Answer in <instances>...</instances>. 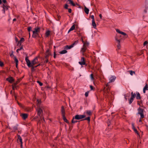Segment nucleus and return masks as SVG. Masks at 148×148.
<instances>
[{"mask_svg":"<svg viewBox=\"0 0 148 148\" xmlns=\"http://www.w3.org/2000/svg\"><path fill=\"white\" fill-rule=\"evenodd\" d=\"M14 59L15 61L16 62V63H18V60L16 58V56H14Z\"/></svg>","mask_w":148,"mask_h":148,"instance_id":"7c9ffc66","label":"nucleus"},{"mask_svg":"<svg viewBox=\"0 0 148 148\" xmlns=\"http://www.w3.org/2000/svg\"><path fill=\"white\" fill-rule=\"evenodd\" d=\"M99 16L100 17V18L101 19H102V14H99Z\"/></svg>","mask_w":148,"mask_h":148,"instance_id":"864d4df0","label":"nucleus"},{"mask_svg":"<svg viewBox=\"0 0 148 148\" xmlns=\"http://www.w3.org/2000/svg\"><path fill=\"white\" fill-rule=\"evenodd\" d=\"M75 28V25H73L69 29L68 32V33H69L71 31L74 30Z\"/></svg>","mask_w":148,"mask_h":148,"instance_id":"2eb2a0df","label":"nucleus"},{"mask_svg":"<svg viewBox=\"0 0 148 148\" xmlns=\"http://www.w3.org/2000/svg\"><path fill=\"white\" fill-rule=\"evenodd\" d=\"M90 17L92 19V21H95L94 17V15H92Z\"/></svg>","mask_w":148,"mask_h":148,"instance_id":"e433bc0d","label":"nucleus"},{"mask_svg":"<svg viewBox=\"0 0 148 148\" xmlns=\"http://www.w3.org/2000/svg\"><path fill=\"white\" fill-rule=\"evenodd\" d=\"M140 109H141L140 108H139L138 109V112H139V111L140 112H141V111L140 110Z\"/></svg>","mask_w":148,"mask_h":148,"instance_id":"13d9d810","label":"nucleus"},{"mask_svg":"<svg viewBox=\"0 0 148 148\" xmlns=\"http://www.w3.org/2000/svg\"><path fill=\"white\" fill-rule=\"evenodd\" d=\"M29 37H30V33H29Z\"/></svg>","mask_w":148,"mask_h":148,"instance_id":"338daca9","label":"nucleus"},{"mask_svg":"<svg viewBox=\"0 0 148 148\" xmlns=\"http://www.w3.org/2000/svg\"><path fill=\"white\" fill-rule=\"evenodd\" d=\"M148 90V86L147 84H146L143 88V92L145 93L146 90Z\"/></svg>","mask_w":148,"mask_h":148,"instance_id":"ddd939ff","label":"nucleus"},{"mask_svg":"<svg viewBox=\"0 0 148 148\" xmlns=\"http://www.w3.org/2000/svg\"><path fill=\"white\" fill-rule=\"evenodd\" d=\"M32 27H28V31L29 32H30V31L32 30Z\"/></svg>","mask_w":148,"mask_h":148,"instance_id":"49530a36","label":"nucleus"},{"mask_svg":"<svg viewBox=\"0 0 148 148\" xmlns=\"http://www.w3.org/2000/svg\"><path fill=\"white\" fill-rule=\"evenodd\" d=\"M56 57V53L55 52H54V58H55Z\"/></svg>","mask_w":148,"mask_h":148,"instance_id":"6e6d98bb","label":"nucleus"},{"mask_svg":"<svg viewBox=\"0 0 148 148\" xmlns=\"http://www.w3.org/2000/svg\"><path fill=\"white\" fill-rule=\"evenodd\" d=\"M22 144H21V147H22Z\"/></svg>","mask_w":148,"mask_h":148,"instance_id":"69168bd1","label":"nucleus"},{"mask_svg":"<svg viewBox=\"0 0 148 148\" xmlns=\"http://www.w3.org/2000/svg\"><path fill=\"white\" fill-rule=\"evenodd\" d=\"M136 98L138 99H140V97L139 93L138 92H137L136 93Z\"/></svg>","mask_w":148,"mask_h":148,"instance_id":"412c9836","label":"nucleus"},{"mask_svg":"<svg viewBox=\"0 0 148 148\" xmlns=\"http://www.w3.org/2000/svg\"><path fill=\"white\" fill-rule=\"evenodd\" d=\"M18 141L19 140L21 144H23L22 139L20 136H18Z\"/></svg>","mask_w":148,"mask_h":148,"instance_id":"aec40b11","label":"nucleus"},{"mask_svg":"<svg viewBox=\"0 0 148 148\" xmlns=\"http://www.w3.org/2000/svg\"><path fill=\"white\" fill-rule=\"evenodd\" d=\"M6 80L9 82L11 83L14 81V79L12 77H10L7 78Z\"/></svg>","mask_w":148,"mask_h":148,"instance_id":"9d476101","label":"nucleus"},{"mask_svg":"<svg viewBox=\"0 0 148 148\" xmlns=\"http://www.w3.org/2000/svg\"><path fill=\"white\" fill-rule=\"evenodd\" d=\"M23 49V47H20V48L19 49H18L17 50H16V52H17V53H18L19 51L20 50H21L22 49Z\"/></svg>","mask_w":148,"mask_h":148,"instance_id":"f704fd0d","label":"nucleus"},{"mask_svg":"<svg viewBox=\"0 0 148 148\" xmlns=\"http://www.w3.org/2000/svg\"><path fill=\"white\" fill-rule=\"evenodd\" d=\"M86 116L84 114H77L75 116V119L77 120H79L85 118Z\"/></svg>","mask_w":148,"mask_h":148,"instance_id":"20e7f679","label":"nucleus"},{"mask_svg":"<svg viewBox=\"0 0 148 148\" xmlns=\"http://www.w3.org/2000/svg\"><path fill=\"white\" fill-rule=\"evenodd\" d=\"M116 31L119 34H121L124 36H127V34L125 33H124L123 32L120 31L118 29H116Z\"/></svg>","mask_w":148,"mask_h":148,"instance_id":"0eeeda50","label":"nucleus"},{"mask_svg":"<svg viewBox=\"0 0 148 148\" xmlns=\"http://www.w3.org/2000/svg\"><path fill=\"white\" fill-rule=\"evenodd\" d=\"M18 64V63H16V68L17 67Z\"/></svg>","mask_w":148,"mask_h":148,"instance_id":"bf43d9fd","label":"nucleus"},{"mask_svg":"<svg viewBox=\"0 0 148 148\" xmlns=\"http://www.w3.org/2000/svg\"><path fill=\"white\" fill-rule=\"evenodd\" d=\"M90 89H91V90H93V86H91V85H90Z\"/></svg>","mask_w":148,"mask_h":148,"instance_id":"8fccbe9b","label":"nucleus"},{"mask_svg":"<svg viewBox=\"0 0 148 148\" xmlns=\"http://www.w3.org/2000/svg\"><path fill=\"white\" fill-rule=\"evenodd\" d=\"M79 63L81 65H83L85 64L84 61V59L83 57L82 58L81 61L79 62Z\"/></svg>","mask_w":148,"mask_h":148,"instance_id":"6e6552de","label":"nucleus"},{"mask_svg":"<svg viewBox=\"0 0 148 148\" xmlns=\"http://www.w3.org/2000/svg\"><path fill=\"white\" fill-rule=\"evenodd\" d=\"M50 31H47L45 33V36L46 37H48L50 34Z\"/></svg>","mask_w":148,"mask_h":148,"instance_id":"bb28decb","label":"nucleus"},{"mask_svg":"<svg viewBox=\"0 0 148 148\" xmlns=\"http://www.w3.org/2000/svg\"><path fill=\"white\" fill-rule=\"evenodd\" d=\"M25 61L28 67H33L34 65L38 63V60L37 57L35 58L31 62H30L27 57H26Z\"/></svg>","mask_w":148,"mask_h":148,"instance_id":"f257e3e1","label":"nucleus"},{"mask_svg":"<svg viewBox=\"0 0 148 148\" xmlns=\"http://www.w3.org/2000/svg\"><path fill=\"white\" fill-rule=\"evenodd\" d=\"M139 121L140 122H141V119H140L139 120Z\"/></svg>","mask_w":148,"mask_h":148,"instance_id":"774afa93","label":"nucleus"},{"mask_svg":"<svg viewBox=\"0 0 148 148\" xmlns=\"http://www.w3.org/2000/svg\"><path fill=\"white\" fill-rule=\"evenodd\" d=\"M133 130L134 131L136 132V133H137L138 134V132L136 128L134 129Z\"/></svg>","mask_w":148,"mask_h":148,"instance_id":"a19ab883","label":"nucleus"},{"mask_svg":"<svg viewBox=\"0 0 148 148\" xmlns=\"http://www.w3.org/2000/svg\"><path fill=\"white\" fill-rule=\"evenodd\" d=\"M22 117V118L25 119L27 118L28 116V115L26 114H23L21 115Z\"/></svg>","mask_w":148,"mask_h":148,"instance_id":"dca6fc26","label":"nucleus"},{"mask_svg":"<svg viewBox=\"0 0 148 148\" xmlns=\"http://www.w3.org/2000/svg\"><path fill=\"white\" fill-rule=\"evenodd\" d=\"M84 11L87 14H88L89 13V10L86 6H84Z\"/></svg>","mask_w":148,"mask_h":148,"instance_id":"4468645a","label":"nucleus"},{"mask_svg":"<svg viewBox=\"0 0 148 148\" xmlns=\"http://www.w3.org/2000/svg\"><path fill=\"white\" fill-rule=\"evenodd\" d=\"M13 21H16V18H14L13 19Z\"/></svg>","mask_w":148,"mask_h":148,"instance_id":"680f3d73","label":"nucleus"},{"mask_svg":"<svg viewBox=\"0 0 148 148\" xmlns=\"http://www.w3.org/2000/svg\"><path fill=\"white\" fill-rule=\"evenodd\" d=\"M40 64H39L37 66H35V67H37V66H39L40 65Z\"/></svg>","mask_w":148,"mask_h":148,"instance_id":"e2e57ef3","label":"nucleus"},{"mask_svg":"<svg viewBox=\"0 0 148 148\" xmlns=\"http://www.w3.org/2000/svg\"><path fill=\"white\" fill-rule=\"evenodd\" d=\"M132 128L133 129L135 128V127H134V123H132Z\"/></svg>","mask_w":148,"mask_h":148,"instance_id":"09e8293b","label":"nucleus"},{"mask_svg":"<svg viewBox=\"0 0 148 148\" xmlns=\"http://www.w3.org/2000/svg\"><path fill=\"white\" fill-rule=\"evenodd\" d=\"M89 45V43L84 44L83 45L82 47L81 48L80 52L82 53L83 55H84V53L87 49V47H88Z\"/></svg>","mask_w":148,"mask_h":148,"instance_id":"7ed1b4c3","label":"nucleus"},{"mask_svg":"<svg viewBox=\"0 0 148 148\" xmlns=\"http://www.w3.org/2000/svg\"><path fill=\"white\" fill-rule=\"evenodd\" d=\"M136 94L135 93H133V92L131 93V97L134 98L136 97Z\"/></svg>","mask_w":148,"mask_h":148,"instance_id":"a878e982","label":"nucleus"},{"mask_svg":"<svg viewBox=\"0 0 148 148\" xmlns=\"http://www.w3.org/2000/svg\"><path fill=\"white\" fill-rule=\"evenodd\" d=\"M129 72L131 75H132L133 74H135V72L134 71H129Z\"/></svg>","mask_w":148,"mask_h":148,"instance_id":"cd10ccee","label":"nucleus"},{"mask_svg":"<svg viewBox=\"0 0 148 148\" xmlns=\"http://www.w3.org/2000/svg\"><path fill=\"white\" fill-rule=\"evenodd\" d=\"M106 86H108V83L106 85Z\"/></svg>","mask_w":148,"mask_h":148,"instance_id":"0e129e2a","label":"nucleus"},{"mask_svg":"<svg viewBox=\"0 0 148 148\" xmlns=\"http://www.w3.org/2000/svg\"><path fill=\"white\" fill-rule=\"evenodd\" d=\"M115 40L118 43V45H117V47L118 49H120V42L121 40L119 39H118V38L117 37H116L115 38Z\"/></svg>","mask_w":148,"mask_h":148,"instance_id":"1a4fd4ad","label":"nucleus"},{"mask_svg":"<svg viewBox=\"0 0 148 148\" xmlns=\"http://www.w3.org/2000/svg\"><path fill=\"white\" fill-rule=\"evenodd\" d=\"M75 117H73V119L72 120V123H75L77 122V121L76 120H75Z\"/></svg>","mask_w":148,"mask_h":148,"instance_id":"c756f323","label":"nucleus"},{"mask_svg":"<svg viewBox=\"0 0 148 148\" xmlns=\"http://www.w3.org/2000/svg\"><path fill=\"white\" fill-rule=\"evenodd\" d=\"M24 39L23 38H21L20 40V41L18 42V44L21 45V43L24 41Z\"/></svg>","mask_w":148,"mask_h":148,"instance_id":"b1692460","label":"nucleus"},{"mask_svg":"<svg viewBox=\"0 0 148 148\" xmlns=\"http://www.w3.org/2000/svg\"><path fill=\"white\" fill-rule=\"evenodd\" d=\"M39 116H41L42 115V109L40 108H38L36 110Z\"/></svg>","mask_w":148,"mask_h":148,"instance_id":"423d86ee","label":"nucleus"},{"mask_svg":"<svg viewBox=\"0 0 148 148\" xmlns=\"http://www.w3.org/2000/svg\"><path fill=\"white\" fill-rule=\"evenodd\" d=\"M78 42V40H77V41H76L74 43H73V46L75 44H77V43Z\"/></svg>","mask_w":148,"mask_h":148,"instance_id":"a18cd8bd","label":"nucleus"},{"mask_svg":"<svg viewBox=\"0 0 148 148\" xmlns=\"http://www.w3.org/2000/svg\"><path fill=\"white\" fill-rule=\"evenodd\" d=\"M86 113L88 116H90L91 114V112L90 111H87L86 112H84V114Z\"/></svg>","mask_w":148,"mask_h":148,"instance_id":"5701e85b","label":"nucleus"},{"mask_svg":"<svg viewBox=\"0 0 148 148\" xmlns=\"http://www.w3.org/2000/svg\"><path fill=\"white\" fill-rule=\"evenodd\" d=\"M10 56L11 57H14V56H15L13 54V51H12V53H11L10 54Z\"/></svg>","mask_w":148,"mask_h":148,"instance_id":"ea45409f","label":"nucleus"},{"mask_svg":"<svg viewBox=\"0 0 148 148\" xmlns=\"http://www.w3.org/2000/svg\"><path fill=\"white\" fill-rule=\"evenodd\" d=\"M67 52V51L65 50H62L59 52V53L61 54H64L66 53Z\"/></svg>","mask_w":148,"mask_h":148,"instance_id":"4be33fe9","label":"nucleus"},{"mask_svg":"<svg viewBox=\"0 0 148 148\" xmlns=\"http://www.w3.org/2000/svg\"><path fill=\"white\" fill-rule=\"evenodd\" d=\"M68 7V5L67 4H66L65 5L64 8L66 9H67Z\"/></svg>","mask_w":148,"mask_h":148,"instance_id":"603ef678","label":"nucleus"},{"mask_svg":"<svg viewBox=\"0 0 148 148\" xmlns=\"http://www.w3.org/2000/svg\"><path fill=\"white\" fill-rule=\"evenodd\" d=\"M85 120H87L89 121H90V117H88L85 119Z\"/></svg>","mask_w":148,"mask_h":148,"instance_id":"4c0bfd02","label":"nucleus"},{"mask_svg":"<svg viewBox=\"0 0 148 148\" xmlns=\"http://www.w3.org/2000/svg\"><path fill=\"white\" fill-rule=\"evenodd\" d=\"M40 32V28L39 27H36L33 29L32 30L33 34L32 36L34 38H35L38 35V33Z\"/></svg>","mask_w":148,"mask_h":148,"instance_id":"f03ea898","label":"nucleus"},{"mask_svg":"<svg viewBox=\"0 0 148 148\" xmlns=\"http://www.w3.org/2000/svg\"><path fill=\"white\" fill-rule=\"evenodd\" d=\"M37 101L38 104H40V100L39 99H37Z\"/></svg>","mask_w":148,"mask_h":148,"instance_id":"c03bdc74","label":"nucleus"},{"mask_svg":"<svg viewBox=\"0 0 148 148\" xmlns=\"http://www.w3.org/2000/svg\"><path fill=\"white\" fill-rule=\"evenodd\" d=\"M63 116V119H64V121L66 123H68V121L66 119V117L64 116V115Z\"/></svg>","mask_w":148,"mask_h":148,"instance_id":"2f4dec72","label":"nucleus"},{"mask_svg":"<svg viewBox=\"0 0 148 148\" xmlns=\"http://www.w3.org/2000/svg\"><path fill=\"white\" fill-rule=\"evenodd\" d=\"M3 63L1 61H0V66H3Z\"/></svg>","mask_w":148,"mask_h":148,"instance_id":"79ce46f5","label":"nucleus"},{"mask_svg":"<svg viewBox=\"0 0 148 148\" xmlns=\"http://www.w3.org/2000/svg\"><path fill=\"white\" fill-rule=\"evenodd\" d=\"M90 77L92 81H93L94 79V78L93 77V75L92 74H91L90 75Z\"/></svg>","mask_w":148,"mask_h":148,"instance_id":"c85d7f7f","label":"nucleus"},{"mask_svg":"<svg viewBox=\"0 0 148 148\" xmlns=\"http://www.w3.org/2000/svg\"><path fill=\"white\" fill-rule=\"evenodd\" d=\"M73 45H70V46H66V47H67V48H68V49H70L71 48L73 47Z\"/></svg>","mask_w":148,"mask_h":148,"instance_id":"473e14b6","label":"nucleus"},{"mask_svg":"<svg viewBox=\"0 0 148 148\" xmlns=\"http://www.w3.org/2000/svg\"><path fill=\"white\" fill-rule=\"evenodd\" d=\"M140 110L141 111V112L139 111L138 112V114H139L140 115V118H143L144 117V116L143 114V110L142 109H140Z\"/></svg>","mask_w":148,"mask_h":148,"instance_id":"f8f14e48","label":"nucleus"},{"mask_svg":"<svg viewBox=\"0 0 148 148\" xmlns=\"http://www.w3.org/2000/svg\"><path fill=\"white\" fill-rule=\"evenodd\" d=\"M81 40L83 44H86V43H89L88 42H85L84 40H83V39H82H82H81Z\"/></svg>","mask_w":148,"mask_h":148,"instance_id":"c9c22d12","label":"nucleus"},{"mask_svg":"<svg viewBox=\"0 0 148 148\" xmlns=\"http://www.w3.org/2000/svg\"><path fill=\"white\" fill-rule=\"evenodd\" d=\"M88 92H86L85 93V96L86 97H87L88 96Z\"/></svg>","mask_w":148,"mask_h":148,"instance_id":"de8ad7c7","label":"nucleus"},{"mask_svg":"<svg viewBox=\"0 0 148 148\" xmlns=\"http://www.w3.org/2000/svg\"><path fill=\"white\" fill-rule=\"evenodd\" d=\"M133 99H134V98H132V97L130 99V101H129L130 104L133 101Z\"/></svg>","mask_w":148,"mask_h":148,"instance_id":"72a5a7b5","label":"nucleus"},{"mask_svg":"<svg viewBox=\"0 0 148 148\" xmlns=\"http://www.w3.org/2000/svg\"><path fill=\"white\" fill-rule=\"evenodd\" d=\"M71 11H72V10H71V9H69L68 11H69V12H70V13L71 12Z\"/></svg>","mask_w":148,"mask_h":148,"instance_id":"5fc2aeb1","label":"nucleus"},{"mask_svg":"<svg viewBox=\"0 0 148 148\" xmlns=\"http://www.w3.org/2000/svg\"><path fill=\"white\" fill-rule=\"evenodd\" d=\"M92 25L93 27L94 28L96 29L97 26L95 23V21H92Z\"/></svg>","mask_w":148,"mask_h":148,"instance_id":"6ab92c4d","label":"nucleus"},{"mask_svg":"<svg viewBox=\"0 0 148 148\" xmlns=\"http://www.w3.org/2000/svg\"><path fill=\"white\" fill-rule=\"evenodd\" d=\"M15 40H16V42H17V41H18V39H17V38H15Z\"/></svg>","mask_w":148,"mask_h":148,"instance_id":"052dcab7","label":"nucleus"},{"mask_svg":"<svg viewBox=\"0 0 148 148\" xmlns=\"http://www.w3.org/2000/svg\"><path fill=\"white\" fill-rule=\"evenodd\" d=\"M3 1L4 3H5L6 2V0H3Z\"/></svg>","mask_w":148,"mask_h":148,"instance_id":"4d7b16f0","label":"nucleus"},{"mask_svg":"<svg viewBox=\"0 0 148 148\" xmlns=\"http://www.w3.org/2000/svg\"><path fill=\"white\" fill-rule=\"evenodd\" d=\"M3 13H5V11L7 10L8 9V7L4 5H3Z\"/></svg>","mask_w":148,"mask_h":148,"instance_id":"393cba45","label":"nucleus"},{"mask_svg":"<svg viewBox=\"0 0 148 148\" xmlns=\"http://www.w3.org/2000/svg\"><path fill=\"white\" fill-rule=\"evenodd\" d=\"M61 112L63 116L65 114V110L63 106H62L61 107Z\"/></svg>","mask_w":148,"mask_h":148,"instance_id":"a211bd4d","label":"nucleus"},{"mask_svg":"<svg viewBox=\"0 0 148 148\" xmlns=\"http://www.w3.org/2000/svg\"><path fill=\"white\" fill-rule=\"evenodd\" d=\"M144 7L145 8L144 12L145 13H147V10L148 9V0H145Z\"/></svg>","mask_w":148,"mask_h":148,"instance_id":"39448f33","label":"nucleus"},{"mask_svg":"<svg viewBox=\"0 0 148 148\" xmlns=\"http://www.w3.org/2000/svg\"><path fill=\"white\" fill-rule=\"evenodd\" d=\"M148 43V42L147 41H145L144 42L143 44V45L144 46L145 45H147Z\"/></svg>","mask_w":148,"mask_h":148,"instance_id":"37998d69","label":"nucleus"},{"mask_svg":"<svg viewBox=\"0 0 148 148\" xmlns=\"http://www.w3.org/2000/svg\"><path fill=\"white\" fill-rule=\"evenodd\" d=\"M37 82L39 84L40 86H42V84L40 82L37 81Z\"/></svg>","mask_w":148,"mask_h":148,"instance_id":"58836bf2","label":"nucleus"},{"mask_svg":"<svg viewBox=\"0 0 148 148\" xmlns=\"http://www.w3.org/2000/svg\"><path fill=\"white\" fill-rule=\"evenodd\" d=\"M68 3L71 4L73 6H75V3H73V1L72 0H69L68 1Z\"/></svg>","mask_w":148,"mask_h":148,"instance_id":"f3484780","label":"nucleus"},{"mask_svg":"<svg viewBox=\"0 0 148 148\" xmlns=\"http://www.w3.org/2000/svg\"><path fill=\"white\" fill-rule=\"evenodd\" d=\"M16 85V84H14V85L13 86L12 88L13 90L14 89V88H15V85Z\"/></svg>","mask_w":148,"mask_h":148,"instance_id":"3c124183","label":"nucleus"},{"mask_svg":"<svg viewBox=\"0 0 148 148\" xmlns=\"http://www.w3.org/2000/svg\"><path fill=\"white\" fill-rule=\"evenodd\" d=\"M116 77L114 76H111L109 79L110 82H113L116 79Z\"/></svg>","mask_w":148,"mask_h":148,"instance_id":"9b49d317","label":"nucleus"}]
</instances>
